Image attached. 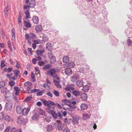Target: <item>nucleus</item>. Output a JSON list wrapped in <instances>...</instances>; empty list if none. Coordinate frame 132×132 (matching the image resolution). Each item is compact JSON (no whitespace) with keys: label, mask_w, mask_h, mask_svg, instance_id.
I'll list each match as a JSON object with an SVG mask.
<instances>
[{"label":"nucleus","mask_w":132,"mask_h":132,"mask_svg":"<svg viewBox=\"0 0 132 132\" xmlns=\"http://www.w3.org/2000/svg\"><path fill=\"white\" fill-rule=\"evenodd\" d=\"M46 106L47 107V108H46V110L48 113L51 115H52L54 119H57L58 117H59L60 119L62 118V115L61 114L59 111H58L57 113H56L53 110H51V106L48 103Z\"/></svg>","instance_id":"1"},{"label":"nucleus","mask_w":132,"mask_h":132,"mask_svg":"<svg viewBox=\"0 0 132 132\" xmlns=\"http://www.w3.org/2000/svg\"><path fill=\"white\" fill-rule=\"evenodd\" d=\"M79 118L77 115H74L73 117L72 122L74 124H78Z\"/></svg>","instance_id":"2"},{"label":"nucleus","mask_w":132,"mask_h":132,"mask_svg":"<svg viewBox=\"0 0 132 132\" xmlns=\"http://www.w3.org/2000/svg\"><path fill=\"white\" fill-rule=\"evenodd\" d=\"M55 70L54 69H51L50 70H48L46 73L47 75H50L52 77H54L53 75L55 74Z\"/></svg>","instance_id":"3"},{"label":"nucleus","mask_w":132,"mask_h":132,"mask_svg":"<svg viewBox=\"0 0 132 132\" xmlns=\"http://www.w3.org/2000/svg\"><path fill=\"white\" fill-rule=\"evenodd\" d=\"M12 104L11 103L8 102L6 103L5 107L7 110H10L12 108Z\"/></svg>","instance_id":"4"},{"label":"nucleus","mask_w":132,"mask_h":132,"mask_svg":"<svg viewBox=\"0 0 132 132\" xmlns=\"http://www.w3.org/2000/svg\"><path fill=\"white\" fill-rule=\"evenodd\" d=\"M39 19L38 17L36 15H34L33 16L32 20L33 22L36 24L38 23L39 22Z\"/></svg>","instance_id":"5"},{"label":"nucleus","mask_w":132,"mask_h":132,"mask_svg":"<svg viewBox=\"0 0 132 132\" xmlns=\"http://www.w3.org/2000/svg\"><path fill=\"white\" fill-rule=\"evenodd\" d=\"M30 110L29 108H24L22 110V114L23 115L26 116H27Z\"/></svg>","instance_id":"6"},{"label":"nucleus","mask_w":132,"mask_h":132,"mask_svg":"<svg viewBox=\"0 0 132 132\" xmlns=\"http://www.w3.org/2000/svg\"><path fill=\"white\" fill-rule=\"evenodd\" d=\"M43 29L42 26L40 24L36 25L35 28V29L37 32H40L42 31Z\"/></svg>","instance_id":"7"},{"label":"nucleus","mask_w":132,"mask_h":132,"mask_svg":"<svg viewBox=\"0 0 132 132\" xmlns=\"http://www.w3.org/2000/svg\"><path fill=\"white\" fill-rule=\"evenodd\" d=\"M81 98L82 100L84 101H86L87 98L88 96L86 94L83 93L81 94Z\"/></svg>","instance_id":"8"},{"label":"nucleus","mask_w":132,"mask_h":132,"mask_svg":"<svg viewBox=\"0 0 132 132\" xmlns=\"http://www.w3.org/2000/svg\"><path fill=\"white\" fill-rule=\"evenodd\" d=\"M29 21V20H27ZM23 24L24 26L27 28H30L31 27V24L29 22H27L26 21H23Z\"/></svg>","instance_id":"9"},{"label":"nucleus","mask_w":132,"mask_h":132,"mask_svg":"<svg viewBox=\"0 0 132 132\" xmlns=\"http://www.w3.org/2000/svg\"><path fill=\"white\" fill-rule=\"evenodd\" d=\"M78 77H77L75 75L72 76L70 78L71 81L73 82H76L77 80L78 79Z\"/></svg>","instance_id":"10"},{"label":"nucleus","mask_w":132,"mask_h":132,"mask_svg":"<svg viewBox=\"0 0 132 132\" xmlns=\"http://www.w3.org/2000/svg\"><path fill=\"white\" fill-rule=\"evenodd\" d=\"M51 45V44L50 43H47L46 44V48L47 50L51 51L52 48Z\"/></svg>","instance_id":"11"},{"label":"nucleus","mask_w":132,"mask_h":132,"mask_svg":"<svg viewBox=\"0 0 132 132\" xmlns=\"http://www.w3.org/2000/svg\"><path fill=\"white\" fill-rule=\"evenodd\" d=\"M62 60L64 63H67L69 61V57L68 56H64L63 59Z\"/></svg>","instance_id":"12"},{"label":"nucleus","mask_w":132,"mask_h":132,"mask_svg":"<svg viewBox=\"0 0 132 132\" xmlns=\"http://www.w3.org/2000/svg\"><path fill=\"white\" fill-rule=\"evenodd\" d=\"M23 109L21 108V107L20 106H17L16 108V112L20 114L22 112Z\"/></svg>","instance_id":"13"},{"label":"nucleus","mask_w":132,"mask_h":132,"mask_svg":"<svg viewBox=\"0 0 132 132\" xmlns=\"http://www.w3.org/2000/svg\"><path fill=\"white\" fill-rule=\"evenodd\" d=\"M30 11L28 10H26L24 12V13L26 15V19H30L31 18Z\"/></svg>","instance_id":"14"},{"label":"nucleus","mask_w":132,"mask_h":132,"mask_svg":"<svg viewBox=\"0 0 132 132\" xmlns=\"http://www.w3.org/2000/svg\"><path fill=\"white\" fill-rule=\"evenodd\" d=\"M30 7L33 8L29 4V5H24L23 8L24 10L27 9L26 10H28L30 11Z\"/></svg>","instance_id":"15"},{"label":"nucleus","mask_w":132,"mask_h":132,"mask_svg":"<svg viewBox=\"0 0 132 132\" xmlns=\"http://www.w3.org/2000/svg\"><path fill=\"white\" fill-rule=\"evenodd\" d=\"M72 71L70 68H67L65 71V73L67 75H69L71 73Z\"/></svg>","instance_id":"16"},{"label":"nucleus","mask_w":132,"mask_h":132,"mask_svg":"<svg viewBox=\"0 0 132 132\" xmlns=\"http://www.w3.org/2000/svg\"><path fill=\"white\" fill-rule=\"evenodd\" d=\"M72 93L76 96H78L80 94V92L79 91L76 90L72 91Z\"/></svg>","instance_id":"17"},{"label":"nucleus","mask_w":132,"mask_h":132,"mask_svg":"<svg viewBox=\"0 0 132 132\" xmlns=\"http://www.w3.org/2000/svg\"><path fill=\"white\" fill-rule=\"evenodd\" d=\"M76 84L78 86L81 87L83 85V82L82 80H78L76 82Z\"/></svg>","instance_id":"18"},{"label":"nucleus","mask_w":132,"mask_h":132,"mask_svg":"<svg viewBox=\"0 0 132 132\" xmlns=\"http://www.w3.org/2000/svg\"><path fill=\"white\" fill-rule=\"evenodd\" d=\"M57 128L58 130H61L63 129V127L62 123H59L57 124Z\"/></svg>","instance_id":"19"},{"label":"nucleus","mask_w":132,"mask_h":132,"mask_svg":"<svg viewBox=\"0 0 132 132\" xmlns=\"http://www.w3.org/2000/svg\"><path fill=\"white\" fill-rule=\"evenodd\" d=\"M80 107L81 110H85L87 109L88 106L87 104L83 103L80 105Z\"/></svg>","instance_id":"20"},{"label":"nucleus","mask_w":132,"mask_h":132,"mask_svg":"<svg viewBox=\"0 0 132 132\" xmlns=\"http://www.w3.org/2000/svg\"><path fill=\"white\" fill-rule=\"evenodd\" d=\"M89 89V86L87 85L84 86L82 88V90L85 92H87Z\"/></svg>","instance_id":"21"},{"label":"nucleus","mask_w":132,"mask_h":132,"mask_svg":"<svg viewBox=\"0 0 132 132\" xmlns=\"http://www.w3.org/2000/svg\"><path fill=\"white\" fill-rule=\"evenodd\" d=\"M29 4L30 5L34 8L36 5L35 0H31L29 2Z\"/></svg>","instance_id":"22"},{"label":"nucleus","mask_w":132,"mask_h":132,"mask_svg":"<svg viewBox=\"0 0 132 132\" xmlns=\"http://www.w3.org/2000/svg\"><path fill=\"white\" fill-rule=\"evenodd\" d=\"M50 63L51 64H54L56 61V59L55 56L50 59Z\"/></svg>","instance_id":"23"},{"label":"nucleus","mask_w":132,"mask_h":132,"mask_svg":"<svg viewBox=\"0 0 132 132\" xmlns=\"http://www.w3.org/2000/svg\"><path fill=\"white\" fill-rule=\"evenodd\" d=\"M53 126L51 125H48L46 127L47 131L48 132H50L52 129Z\"/></svg>","instance_id":"24"},{"label":"nucleus","mask_w":132,"mask_h":132,"mask_svg":"<svg viewBox=\"0 0 132 132\" xmlns=\"http://www.w3.org/2000/svg\"><path fill=\"white\" fill-rule=\"evenodd\" d=\"M39 116L37 114H34L32 117V119L33 120H35L38 119Z\"/></svg>","instance_id":"25"},{"label":"nucleus","mask_w":132,"mask_h":132,"mask_svg":"<svg viewBox=\"0 0 132 132\" xmlns=\"http://www.w3.org/2000/svg\"><path fill=\"white\" fill-rule=\"evenodd\" d=\"M42 41L44 42L47 41L48 40V37L45 34H43L42 37Z\"/></svg>","instance_id":"26"},{"label":"nucleus","mask_w":132,"mask_h":132,"mask_svg":"<svg viewBox=\"0 0 132 132\" xmlns=\"http://www.w3.org/2000/svg\"><path fill=\"white\" fill-rule=\"evenodd\" d=\"M54 82L56 86L58 88H61V85L58 83L57 81L54 80Z\"/></svg>","instance_id":"27"},{"label":"nucleus","mask_w":132,"mask_h":132,"mask_svg":"<svg viewBox=\"0 0 132 132\" xmlns=\"http://www.w3.org/2000/svg\"><path fill=\"white\" fill-rule=\"evenodd\" d=\"M47 62L46 60H45L44 61H40L39 62L38 64L40 66H43Z\"/></svg>","instance_id":"28"},{"label":"nucleus","mask_w":132,"mask_h":132,"mask_svg":"<svg viewBox=\"0 0 132 132\" xmlns=\"http://www.w3.org/2000/svg\"><path fill=\"white\" fill-rule=\"evenodd\" d=\"M127 44L128 46H130L132 45V41L130 39H128L127 40Z\"/></svg>","instance_id":"29"},{"label":"nucleus","mask_w":132,"mask_h":132,"mask_svg":"<svg viewBox=\"0 0 132 132\" xmlns=\"http://www.w3.org/2000/svg\"><path fill=\"white\" fill-rule=\"evenodd\" d=\"M23 119V117L22 116H19L18 118L17 122L19 124L21 123L22 119Z\"/></svg>","instance_id":"30"},{"label":"nucleus","mask_w":132,"mask_h":132,"mask_svg":"<svg viewBox=\"0 0 132 132\" xmlns=\"http://www.w3.org/2000/svg\"><path fill=\"white\" fill-rule=\"evenodd\" d=\"M24 85V86L27 87L32 85V84L30 82L28 81L25 82Z\"/></svg>","instance_id":"31"},{"label":"nucleus","mask_w":132,"mask_h":132,"mask_svg":"<svg viewBox=\"0 0 132 132\" xmlns=\"http://www.w3.org/2000/svg\"><path fill=\"white\" fill-rule=\"evenodd\" d=\"M40 100L42 101V103L44 104V105L46 106L48 103V101H47L43 99H40Z\"/></svg>","instance_id":"32"},{"label":"nucleus","mask_w":132,"mask_h":132,"mask_svg":"<svg viewBox=\"0 0 132 132\" xmlns=\"http://www.w3.org/2000/svg\"><path fill=\"white\" fill-rule=\"evenodd\" d=\"M32 98L31 96H28L26 98L24 101L25 102H28Z\"/></svg>","instance_id":"33"},{"label":"nucleus","mask_w":132,"mask_h":132,"mask_svg":"<svg viewBox=\"0 0 132 132\" xmlns=\"http://www.w3.org/2000/svg\"><path fill=\"white\" fill-rule=\"evenodd\" d=\"M31 78L33 79L32 81L34 82L35 81L36 79L35 78V76L33 72H32L31 74Z\"/></svg>","instance_id":"34"},{"label":"nucleus","mask_w":132,"mask_h":132,"mask_svg":"<svg viewBox=\"0 0 132 132\" xmlns=\"http://www.w3.org/2000/svg\"><path fill=\"white\" fill-rule=\"evenodd\" d=\"M5 83L4 81H0V88H1L5 86Z\"/></svg>","instance_id":"35"},{"label":"nucleus","mask_w":132,"mask_h":132,"mask_svg":"<svg viewBox=\"0 0 132 132\" xmlns=\"http://www.w3.org/2000/svg\"><path fill=\"white\" fill-rule=\"evenodd\" d=\"M53 93L57 97H58L59 96V93L57 91L54 90L53 92Z\"/></svg>","instance_id":"36"},{"label":"nucleus","mask_w":132,"mask_h":132,"mask_svg":"<svg viewBox=\"0 0 132 132\" xmlns=\"http://www.w3.org/2000/svg\"><path fill=\"white\" fill-rule=\"evenodd\" d=\"M7 88L6 87H3L2 89L1 90V92L2 93H6V94L7 92Z\"/></svg>","instance_id":"37"},{"label":"nucleus","mask_w":132,"mask_h":132,"mask_svg":"<svg viewBox=\"0 0 132 132\" xmlns=\"http://www.w3.org/2000/svg\"><path fill=\"white\" fill-rule=\"evenodd\" d=\"M67 105L69 106V107L73 110H74V109H75L76 108V106H75L71 104H67Z\"/></svg>","instance_id":"38"},{"label":"nucleus","mask_w":132,"mask_h":132,"mask_svg":"<svg viewBox=\"0 0 132 132\" xmlns=\"http://www.w3.org/2000/svg\"><path fill=\"white\" fill-rule=\"evenodd\" d=\"M14 71V73L16 77H17L18 76V75L20 72V70L18 69L16 70L15 71Z\"/></svg>","instance_id":"39"},{"label":"nucleus","mask_w":132,"mask_h":132,"mask_svg":"<svg viewBox=\"0 0 132 132\" xmlns=\"http://www.w3.org/2000/svg\"><path fill=\"white\" fill-rule=\"evenodd\" d=\"M11 120L10 117L8 116H6L5 117V120L7 122H9Z\"/></svg>","instance_id":"40"},{"label":"nucleus","mask_w":132,"mask_h":132,"mask_svg":"<svg viewBox=\"0 0 132 132\" xmlns=\"http://www.w3.org/2000/svg\"><path fill=\"white\" fill-rule=\"evenodd\" d=\"M75 64L74 62H69L67 64V66H75Z\"/></svg>","instance_id":"41"},{"label":"nucleus","mask_w":132,"mask_h":132,"mask_svg":"<svg viewBox=\"0 0 132 132\" xmlns=\"http://www.w3.org/2000/svg\"><path fill=\"white\" fill-rule=\"evenodd\" d=\"M84 119H87L89 118V116L87 113L85 114L83 116Z\"/></svg>","instance_id":"42"},{"label":"nucleus","mask_w":132,"mask_h":132,"mask_svg":"<svg viewBox=\"0 0 132 132\" xmlns=\"http://www.w3.org/2000/svg\"><path fill=\"white\" fill-rule=\"evenodd\" d=\"M107 33H110L111 32L110 30V29L109 28H106L104 29V32L105 31Z\"/></svg>","instance_id":"43"},{"label":"nucleus","mask_w":132,"mask_h":132,"mask_svg":"<svg viewBox=\"0 0 132 132\" xmlns=\"http://www.w3.org/2000/svg\"><path fill=\"white\" fill-rule=\"evenodd\" d=\"M48 104L54 106H55L56 105V104L54 102L50 100H48Z\"/></svg>","instance_id":"44"},{"label":"nucleus","mask_w":132,"mask_h":132,"mask_svg":"<svg viewBox=\"0 0 132 132\" xmlns=\"http://www.w3.org/2000/svg\"><path fill=\"white\" fill-rule=\"evenodd\" d=\"M39 113L42 115H43L45 114V112L42 109H39Z\"/></svg>","instance_id":"45"},{"label":"nucleus","mask_w":132,"mask_h":132,"mask_svg":"<svg viewBox=\"0 0 132 132\" xmlns=\"http://www.w3.org/2000/svg\"><path fill=\"white\" fill-rule=\"evenodd\" d=\"M34 42L35 43V44H39L41 43V41L39 39H38L37 40H34Z\"/></svg>","instance_id":"46"},{"label":"nucleus","mask_w":132,"mask_h":132,"mask_svg":"<svg viewBox=\"0 0 132 132\" xmlns=\"http://www.w3.org/2000/svg\"><path fill=\"white\" fill-rule=\"evenodd\" d=\"M37 54H38V55H39L42 56V53L41 52V50H37L36 51Z\"/></svg>","instance_id":"47"},{"label":"nucleus","mask_w":132,"mask_h":132,"mask_svg":"<svg viewBox=\"0 0 132 132\" xmlns=\"http://www.w3.org/2000/svg\"><path fill=\"white\" fill-rule=\"evenodd\" d=\"M47 54L48 57L50 59L54 56H53L52 53H48Z\"/></svg>","instance_id":"48"},{"label":"nucleus","mask_w":132,"mask_h":132,"mask_svg":"<svg viewBox=\"0 0 132 132\" xmlns=\"http://www.w3.org/2000/svg\"><path fill=\"white\" fill-rule=\"evenodd\" d=\"M47 95L51 97H53V94L50 91H48L47 93Z\"/></svg>","instance_id":"49"},{"label":"nucleus","mask_w":132,"mask_h":132,"mask_svg":"<svg viewBox=\"0 0 132 132\" xmlns=\"http://www.w3.org/2000/svg\"><path fill=\"white\" fill-rule=\"evenodd\" d=\"M30 36L31 38L33 39H35L36 37V36L33 33H30Z\"/></svg>","instance_id":"50"},{"label":"nucleus","mask_w":132,"mask_h":132,"mask_svg":"<svg viewBox=\"0 0 132 132\" xmlns=\"http://www.w3.org/2000/svg\"><path fill=\"white\" fill-rule=\"evenodd\" d=\"M30 35L28 34H26L25 35L26 38L27 40H30V38L29 37Z\"/></svg>","instance_id":"51"},{"label":"nucleus","mask_w":132,"mask_h":132,"mask_svg":"<svg viewBox=\"0 0 132 132\" xmlns=\"http://www.w3.org/2000/svg\"><path fill=\"white\" fill-rule=\"evenodd\" d=\"M11 127L10 126H8L6 128L3 132H9V131Z\"/></svg>","instance_id":"52"},{"label":"nucleus","mask_w":132,"mask_h":132,"mask_svg":"<svg viewBox=\"0 0 132 132\" xmlns=\"http://www.w3.org/2000/svg\"><path fill=\"white\" fill-rule=\"evenodd\" d=\"M15 84V82L12 81H10L9 82V85L11 87H12L14 86Z\"/></svg>","instance_id":"53"},{"label":"nucleus","mask_w":132,"mask_h":132,"mask_svg":"<svg viewBox=\"0 0 132 132\" xmlns=\"http://www.w3.org/2000/svg\"><path fill=\"white\" fill-rule=\"evenodd\" d=\"M130 33V31L128 29H127L125 30V33L127 36L129 35Z\"/></svg>","instance_id":"54"},{"label":"nucleus","mask_w":132,"mask_h":132,"mask_svg":"<svg viewBox=\"0 0 132 132\" xmlns=\"http://www.w3.org/2000/svg\"><path fill=\"white\" fill-rule=\"evenodd\" d=\"M39 89H34L31 90V93H33L36 92L37 91L39 90Z\"/></svg>","instance_id":"55"},{"label":"nucleus","mask_w":132,"mask_h":132,"mask_svg":"<svg viewBox=\"0 0 132 132\" xmlns=\"http://www.w3.org/2000/svg\"><path fill=\"white\" fill-rule=\"evenodd\" d=\"M5 61L2 60L1 61L0 66H6L5 64L4 63Z\"/></svg>","instance_id":"56"},{"label":"nucleus","mask_w":132,"mask_h":132,"mask_svg":"<svg viewBox=\"0 0 132 132\" xmlns=\"http://www.w3.org/2000/svg\"><path fill=\"white\" fill-rule=\"evenodd\" d=\"M63 132H70V130L68 128H66L63 130Z\"/></svg>","instance_id":"57"},{"label":"nucleus","mask_w":132,"mask_h":132,"mask_svg":"<svg viewBox=\"0 0 132 132\" xmlns=\"http://www.w3.org/2000/svg\"><path fill=\"white\" fill-rule=\"evenodd\" d=\"M45 120L46 121L49 122L51 120V119L50 118L47 117L45 118Z\"/></svg>","instance_id":"58"},{"label":"nucleus","mask_w":132,"mask_h":132,"mask_svg":"<svg viewBox=\"0 0 132 132\" xmlns=\"http://www.w3.org/2000/svg\"><path fill=\"white\" fill-rule=\"evenodd\" d=\"M4 114L1 112L0 113V120L2 119L3 118Z\"/></svg>","instance_id":"59"},{"label":"nucleus","mask_w":132,"mask_h":132,"mask_svg":"<svg viewBox=\"0 0 132 132\" xmlns=\"http://www.w3.org/2000/svg\"><path fill=\"white\" fill-rule=\"evenodd\" d=\"M1 34H2V38L4 39L5 36V34H4V33L2 29L1 30Z\"/></svg>","instance_id":"60"},{"label":"nucleus","mask_w":132,"mask_h":132,"mask_svg":"<svg viewBox=\"0 0 132 132\" xmlns=\"http://www.w3.org/2000/svg\"><path fill=\"white\" fill-rule=\"evenodd\" d=\"M37 60L35 58L33 59L32 60V63L34 64H35L36 63V62Z\"/></svg>","instance_id":"61"},{"label":"nucleus","mask_w":132,"mask_h":132,"mask_svg":"<svg viewBox=\"0 0 132 132\" xmlns=\"http://www.w3.org/2000/svg\"><path fill=\"white\" fill-rule=\"evenodd\" d=\"M9 61L10 62L11 64L13 65H15L14 62V61H12L11 59H9Z\"/></svg>","instance_id":"62"},{"label":"nucleus","mask_w":132,"mask_h":132,"mask_svg":"<svg viewBox=\"0 0 132 132\" xmlns=\"http://www.w3.org/2000/svg\"><path fill=\"white\" fill-rule=\"evenodd\" d=\"M17 129H15L14 127L12 128L11 130V132H16V130Z\"/></svg>","instance_id":"63"},{"label":"nucleus","mask_w":132,"mask_h":132,"mask_svg":"<svg viewBox=\"0 0 132 132\" xmlns=\"http://www.w3.org/2000/svg\"><path fill=\"white\" fill-rule=\"evenodd\" d=\"M13 68H9L7 69V72L9 73L10 72L12 71Z\"/></svg>","instance_id":"64"}]
</instances>
